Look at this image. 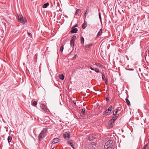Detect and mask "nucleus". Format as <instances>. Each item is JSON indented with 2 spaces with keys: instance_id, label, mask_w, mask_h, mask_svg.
Returning a JSON list of instances; mask_svg holds the SVG:
<instances>
[{
  "instance_id": "obj_14",
  "label": "nucleus",
  "mask_w": 149,
  "mask_h": 149,
  "mask_svg": "<svg viewBox=\"0 0 149 149\" xmlns=\"http://www.w3.org/2000/svg\"><path fill=\"white\" fill-rule=\"evenodd\" d=\"M81 44H83L84 41V38L83 37H81Z\"/></svg>"
},
{
  "instance_id": "obj_25",
  "label": "nucleus",
  "mask_w": 149,
  "mask_h": 149,
  "mask_svg": "<svg viewBox=\"0 0 149 149\" xmlns=\"http://www.w3.org/2000/svg\"><path fill=\"white\" fill-rule=\"evenodd\" d=\"M37 103L36 101H34L32 104V105L33 106H35L37 104Z\"/></svg>"
},
{
  "instance_id": "obj_35",
  "label": "nucleus",
  "mask_w": 149,
  "mask_h": 149,
  "mask_svg": "<svg viewBox=\"0 0 149 149\" xmlns=\"http://www.w3.org/2000/svg\"><path fill=\"white\" fill-rule=\"evenodd\" d=\"M87 13L86 12H85V13H84V15L85 16V18H86V15Z\"/></svg>"
},
{
  "instance_id": "obj_38",
  "label": "nucleus",
  "mask_w": 149,
  "mask_h": 149,
  "mask_svg": "<svg viewBox=\"0 0 149 149\" xmlns=\"http://www.w3.org/2000/svg\"><path fill=\"white\" fill-rule=\"evenodd\" d=\"M106 100L107 101H108L109 100L108 99V98L107 97H106Z\"/></svg>"
},
{
  "instance_id": "obj_23",
  "label": "nucleus",
  "mask_w": 149,
  "mask_h": 149,
  "mask_svg": "<svg viewBox=\"0 0 149 149\" xmlns=\"http://www.w3.org/2000/svg\"><path fill=\"white\" fill-rule=\"evenodd\" d=\"M114 122L113 121H111V120H110L109 123V124H110L111 125H112L113 124Z\"/></svg>"
},
{
  "instance_id": "obj_40",
  "label": "nucleus",
  "mask_w": 149,
  "mask_h": 149,
  "mask_svg": "<svg viewBox=\"0 0 149 149\" xmlns=\"http://www.w3.org/2000/svg\"><path fill=\"white\" fill-rule=\"evenodd\" d=\"M99 17H100V16H101V14L100 12H99Z\"/></svg>"
},
{
  "instance_id": "obj_30",
  "label": "nucleus",
  "mask_w": 149,
  "mask_h": 149,
  "mask_svg": "<svg viewBox=\"0 0 149 149\" xmlns=\"http://www.w3.org/2000/svg\"><path fill=\"white\" fill-rule=\"evenodd\" d=\"M95 71L97 72V73H98L99 72V70L98 69H97V68H95Z\"/></svg>"
},
{
  "instance_id": "obj_13",
  "label": "nucleus",
  "mask_w": 149,
  "mask_h": 149,
  "mask_svg": "<svg viewBox=\"0 0 149 149\" xmlns=\"http://www.w3.org/2000/svg\"><path fill=\"white\" fill-rule=\"evenodd\" d=\"M102 29H101L99 31L98 33L97 36L98 37L100 36L102 33Z\"/></svg>"
},
{
  "instance_id": "obj_19",
  "label": "nucleus",
  "mask_w": 149,
  "mask_h": 149,
  "mask_svg": "<svg viewBox=\"0 0 149 149\" xmlns=\"http://www.w3.org/2000/svg\"><path fill=\"white\" fill-rule=\"evenodd\" d=\"M117 116H115L114 117L112 118L111 119V121H112V120L114 122L115 120L117 118Z\"/></svg>"
},
{
  "instance_id": "obj_43",
  "label": "nucleus",
  "mask_w": 149,
  "mask_h": 149,
  "mask_svg": "<svg viewBox=\"0 0 149 149\" xmlns=\"http://www.w3.org/2000/svg\"><path fill=\"white\" fill-rule=\"evenodd\" d=\"M52 149H54V148H53Z\"/></svg>"
},
{
  "instance_id": "obj_31",
  "label": "nucleus",
  "mask_w": 149,
  "mask_h": 149,
  "mask_svg": "<svg viewBox=\"0 0 149 149\" xmlns=\"http://www.w3.org/2000/svg\"><path fill=\"white\" fill-rule=\"evenodd\" d=\"M147 146H148V145L147 144H146V145H145L144 146H143V147L142 149H146V148H147Z\"/></svg>"
},
{
  "instance_id": "obj_29",
  "label": "nucleus",
  "mask_w": 149,
  "mask_h": 149,
  "mask_svg": "<svg viewBox=\"0 0 149 149\" xmlns=\"http://www.w3.org/2000/svg\"><path fill=\"white\" fill-rule=\"evenodd\" d=\"M102 79L104 80L105 78V76L104 74H102Z\"/></svg>"
},
{
  "instance_id": "obj_17",
  "label": "nucleus",
  "mask_w": 149,
  "mask_h": 149,
  "mask_svg": "<svg viewBox=\"0 0 149 149\" xmlns=\"http://www.w3.org/2000/svg\"><path fill=\"white\" fill-rule=\"evenodd\" d=\"M59 78L62 80H63L64 78V75L63 74H61L59 75Z\"/></svg>"
},
{
  "instance_id": "obj_12",
  "label": "nucleus",
  "mask_w": 149,
  "mask_h": 149,
  "mask_svg": "<svg viewBox=\"0 0 149 149\" xmlns=\"http://www.w3.org/2000/svg\"><path fill=\"white\" fill-rule=\"evenodd\" d=\"M118 112V109H115L113 111V115H116L117 114Z\"/></svg>"
},
{
  "instance_id": "obj_27",
  "label": "nucleus",
  "mask_w": 149,
  "mask_h": 149,
  "mask_svg": "<svg viewBox=\"0 0 149 149\" xmlns=\"http://www.w3.org/2000/svg\"><path fill=\"white\" fill-rule=\"evenodd\" d=\"M95 65L99 67H100L102 66V65L100 63H95Z\"/></svg>"
},
{
  "instance_id": "obj_20",
  "label": "nucleus",
  "mask_w": 149,
  "mask_h": 149,
  "mask_svg": "<svg viewBox=\"0 0 149 149\" xmlns=\"http://www.w3.org/2000/svg\"><path fill=\"white\" fill-rule=\"evenodd\" d=\"M70 45L71 46H73L74 45V41L71 40Z\"/></svg>"
},
{
  "instance_id": "obj_18",
  "label": "nucleus",
  "mask_w": 149,
  "mask_h": 149,
  "mask_svg": "<svg viewBox=\"0 0 149 149\" xmlns=\"http://www.w3.org/2000/svg\"><path fill=\"white\" fill-rule=\"evenodd\" d=\"M81 11V10L79 9H77L76 10V11L75 13V14L77 15L78 13H80Z\"/></svg>"
},
{
  "instance_id": "obj_11",
  "label": "nucleus",
  "mask_w": 149,
  "mask_h": 149,
  "mask_svg": "<svg viewBox=\"0 0 149 149\" xmlns=\"http://www.w3.org/2000/svg\"><path fill=\"white\" fill-rule=\"evenodd\" d=\"M49 4L48 3H47L44 4L42 6V7L43 8H46L49 6Z\"/></svg>"
},
{
  "instance_id": "obj_22",
  "label": "nucleus",
  "mask_w": 149,
  "mask_h": 149,
  "mask_svg": "<svg viewBox=\"0 0 149 149\" xmlns=\"http://www.w3.org/2000/svg\"><path fill=\"white\" fill-rule=\"evenodd\" d=\"M126 101L127 104L128 105V106L130 105V102L129 100L127 99H126Z\"/></svg>"
},
{
  "instance_id": "obj_21",
  "label": "nucleus",
  "mask_w": 149,
  "mask_h": 149,
  "mask_svg": "<svg viewBox=\"0 0 149 149\" xmlns=\"http://www.w3.org/2000/svg\"><path fill=\"white\" fill-rule=\"evenodd\" d=\"M81 111L83 115L85 113V110L84 108L81 109Z\"/></svg>"
},
{
  "instance_id": "obj_36",
  "label": "nucleus",
  "mask_w": 149,
  "mask_h": 149,
  "mask_svg": "<svg viewBox=\"0 0 149 149\" xmlns=\"http://www.w3.org/2000/svg\"><path fill=\"white\" fill-rule=\"evenodd\" d=\"M90 69H91L92 70H94V69L92 67H91H91H90Z\"/></svg>"
},
{
  "instance_id": "obj_3",
  "label": "nucleus",
  "mask_w": 149,
  "mask_h": 149,
  "mask_svg": "<svg viewBox=\"0 0 149 149\" xmlns=\"http://www.w3.org/2000/svg\"><path fill=\"white\" fill-rule=\"evenodd\" d=\"M18 21L23 24H25L27 22L26 18L23 17L22 16L20 15L18 16Z\"/></svg>"
},
{
  "instance_id": "obj_24",
  "label": "nucleus",
  "mask_w": 149,
  "mask_h": 149,
  "mask_svg": "<svg viewBox=\"0 0 149 149\" xmlns=\"http://www.w3.org/2000/svg\"><path fill=\"white\" fill-rule=\"evenodd\" d=\"M113 109V107L112 106H110L108 109V110H109L110 112Z\"/></svg>"
},
{
  "instance_id": "obj_5",
  "label": "nucleus",
  "mask_w": 149,
  "mask_h": 149,
  "mask_svg": "<svg viewBox=\"0 0 149 149\" xmlns=\"http://www.w3.org/2000/svg\"><path fill=\"white\" fill-rule=\"evenodd\" d=\"M70 133L68 131L66 132L63 134L64 138L65 139H69L70 137Z\"/></svg>"
},
{
  "instance_id": "obj_39",
  "label": "nucleus",
  "mask_w": 149,
  "mask_h": 149,
  "mask_svg": "<svg viewBox=\"0 0 149 149\" xmlns=\"http://www.w3.org/2000/svg\"><path fill=\"white\" fill-rule=\"evenodd\" d=\"M99 18H100V20L101 21V19H102L101 16H100V17H99Z\"/></svg>"
},
{
  "instance_id": "obj_2",
  "label": "nucleus",
  "mask_w": 149,
  "mask_h": 149,
  "mask_svg": "<svg viewBox=\"0 0 149 149\" xmlns=\"http://www.w3.org/2000/svg\"><path fill=\"white\" fill-rule=\"evenodd\" d=\"M113 140H109L104 145L105 148V149H111L113 145Z\"/></svg>"
},
{
  "instance_id": "obj_4",
  "label": "nucleus",
  "mask_w": 149,
  "mask_h": 149,
  "mask_svg": "<svg viewBox=\"0 0 149 149\" xmlns=\"http://www.w3.org/2000/svg\"><path fill=\"white\" fill-rule=\"evenodd\" d=\"M68 145L70 146L73 149H74V147L75 143L72 140H70L67 141Z\"/></svg>"
},
{
  "instance_id": "obj_10",
  "label": "nucleus",
  "mask_w": 149,
  "mask_h": 149,
  "mask_svg": "<svg viewBox=\"0 0 149 149\" xmlns=\"http://www.w3.org/2000/svg\"><path fill=\"white\" fill-rule=\"evenodd\" d=\"M110 112H111L107 109L103 113V115H104L106 116L110 113Z\"/></svg>"
},
{
  "instance_id": "obj_37",
  "label": "nucleus",
  "mask_w": 149,
  "mask_h": 149,
  "mask_svg": "<svg viewBox=\"0 0 149 149\" xmlns=\"http://www.w3.org/2000/svg\"><path fill=\"white\" fill-rule=\"evenodd\" d=\"M86 12H87V13H88L89 12V10H86Z\"/></svg>"
},
{
  "instance_id": "obj_28",
  "label": "nucleus",
  "mask_w": 149,
  "mask_h": 149,
  "mask_svg": "<svg viewBox=\"0 0 149 149\" xmlns=\"http://www.w3.org/2000/svg\"><path fill=\"white\" fill-rule=\"evenodd\" d=\"M63 50V46H61L60 48V51L61 52H62Z\"/></svg>"
},
{
  "instance_id": "obj_16",
  "label": "nucleus",
  "mask_w": 149,
  "mask_h": 149,
  "mask_svg": "<svg viewBox=\"0 0 149 149\" xmlns=\"http://www.w3.org/2000/svg\"><path fill=\"white\" fill-rule=\"evenodd\" d=\"M86 23H85V22H84L82 26V28L83 29H85L86 27Z\"/></svg>"
},
{
  "instance_id": "obj_15",
  "label": "nucleus",
  "mask_w": 149,
  "mask_h": 149,
  "mask_svg": "<svg viewBox=\"0 0 149 149\" xmlns=\"http://www.w3.org/2000/svg\"><path fill=\"white\" fill-rule=\"evenodd\" d=\"M12 140V137L10 136H9L8 138V141L9 143H10L11 141Z\"/></svg>"
},
{
  "instance_id": "obj_9",
  "label": "nucleus",
  "mask_w": 149,
  "mask_h": 149,
  "mask_svg": "<svg viewBox=\"0 0 149 149\" xmlns=\"http://www.w3.org/2000/svg\"><path fill=\"white\" fill-rule=\"evenodd\" d=\"M41 108L45 112L47 111V107L44 104H42L41 105Z\"/></svg>"
},
{
  "instance_id": "obj_1",
  "label": "nucleus",
  "mask_w": 149,
  "mask_h": 149,
  "mask_svg": "<svg viewBox=\"0 0 149 149\" xmlns=\"http://www.w3.org/2000/svg\"><path fill=\"white\" fill-rule=\"evenodd\" d=\"M47 129L46 128H44L38 136L39 139L40 141H41L45 137L46 134L47 133Z\"/></svg>"
},
{
  "instance_id": "obj_42",
  "label": "nucleus",
  "mask_w": 149,
  "mask_h": 149,
  "mask_svg": "<svg viewBox=\"0 0 149 149\" xmlns=\"http://www.w3.org/2000/svg\"><path fill=\"white\" fill-rule=\"evenodd\" d=\"M76 26H77V25H75V26L74 27H76Z\"/></svg>"
},
{
  "instance_id": "obj_6",
  "label": "nucleus",
  "mask_w": 149,
  "mask_h": 149,
  "mask_svg": "<svg viewBox=\"0 0 149 149\" xmlns=\"http://www.w3.org/2000/svg\"><path fill=\"white\" fill-rule=\"evenodd\" d=\"M77 28H75L74 27H72L71 32L72 33H76L77 32Z\"/></svg>"
},
{
  "instance_id": "obj_26",
  "label": "nucleus",
  "mask_w": 149,
  "mask_h": 149,
  "mask_svg": "<svg viewBox=\"0 0 149 149\" xmlns=\"http://www.w3.org/2000/svg\"><path fill=\"white\" fill-rule=\"evenodd\" d=\"M76 38V36H74L72 37V39H71V40H73L74 41Z\"/></svg>"
},
{
  "instance_id": "obj_34",
  "label": "nucleus",
  "mask_w": 149,
  "mask_h": 149,
  "mask_svg": "<svg viewBox=\"0 0 149 149\" xmlns=\"http://www.w3.org/2000/svg\"><path fill=\"white\" fill-rule=\"evenodd\" d=\"M77 56V54H76L73 57V58L74 59H75L76 58V56Z\"/></svg>"
},
{
  "instance_id": "obj_33",
  "label": "nucleus",
  "mask_w": 149,
  "mask_h": 149,
  "mask_svg": "<svg viewBox=\"0 0 149 149\" xmlns=\"http://www.w3.org/2000/svg\"><path fill=\"white\" fill-rule=\"evenodd\" d=\"M104 81H105V84L107 85V83H108L107 80L105 79H104Z\"/></svg>"
},
{
  "instance_id": "obj_8",
  "label": "nucleus",
  "mask_w": 149,
  "mask_h": 149,
  "mask_svg": "<svg viewBox=\"0 0 149 149\" xmlns=\"http://www.w3.org/2000/svg\"><path fill=\"white\" fill-rule=\"evenodd\" d=\"M92 45V44H90L86 46L85 49L87 50H88L89 49L91 48Z\"/></svg>"
},
{
  "instance_id": "obj_32",
  "label": "nucleus",
  "mask_w": 149,
  "mask_h": 149,
  "mask_svg": "<svg viewBox=\"0 0 149 149\" xmlns=\"http://www.w3.org/2000/svg\"><path fill=\"white\" fill-rule=\"evenodd\" d=\"M28 35L29 36L31 37L32 36V34L31 33H28Z\"/></svg>"
},
{
  "instance_id": "obj_41",
  "label": "nucleus",
  "mask_w": 149,
  "mask_h": 149,
  "mask_svg": "<svg viewBox=\"0 0 149 149\" xmlns=\"http://www.w3.org/2000/svg\"><path fill=\"white\" fill-rule=\"evenodd\" d=\"M73 102H74V103L75 104H76V102L75 101H73Z\"/></svg>"
},
{
  "instance_id": "obj_7",
  "label": "nucleus",
  "mask_w": 149,
  "mask_h": 149,
  "mask_svg": "<svg viewBox=\"0 0 149 149\" xmlns=\"http://www.w3.org/2000/svg\"><path fill=\"white\" fill-rule=\"evenodd\" d=\"M60 139L58 138L54 139L52 141V143H56L59 142Z\"/></svg>"
}]
</instances>
